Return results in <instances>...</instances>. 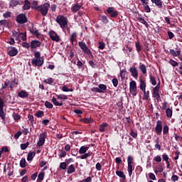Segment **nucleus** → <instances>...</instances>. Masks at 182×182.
<instances>
[{
    "mask_svg": "<svg viewBox=\"0 0 182 182\" xmlns=\"http://www.w3.org/2000/svg\"><path fill=\"white\" fill-rule=\"evenodd\" d=\"M116 174L117 176H118V177H120V178H123L124 180H126V175H124V173H123V171H117Z\"/></svg>",
    "mask_w": 182,
    "mask_h": 182,
    "instance_id": "473e14b6",
    "label": "nucleus"
},
{
    "mask_svg": "<svg viewBox=\"0 0 182 182\" xmlns=\"http://www.w3.org/2000/svg\"><path fill=\"white\" fill-rule=\"evenodd\" d=\"M135 47L137 52H141V46H140V43L139 41L135 42Z\"/></svg>",
    "mask_w": 182,
    "mask_h": 182,
    "instance_id": "09e8293b",
    "label": "nucleus"
},
{
    "mask_svg": "<svg viewBox=\"0 0 182 182\" xmlns=\"http://www.w3.org/2000/svg\"><path fill=\"white\" fill-rule=\"evenodd\" d=\"M162 159L164 161H168L170 160V158L168 157V155H167V154H163Z\"/></svg>",
    "mask_w": 182,
    "mask_h": 182,
    "instance_id": "052dcab7",
    "label": "nucleus"
},
{
    "mask_svg": "<svg viewBox=\"0 0 182 182\" xmlns=\"http://www.w3.org/2000/svg\"><path fill=\"white\" fill-rule=\"evenodd\" d=\"M87 150H89V147L85 146H82L79 149V153L80 154H85L86 151H87Z\"/></svg>",
    "mask_w": 182,
    "mask_h": 182,
    "instance_id": "bb28decb",
    "label": "nucleus"
},
{
    "mask_svg": "<svg viewBox=\"0 0 182 182\" xmlns=\"http://www.w3.org/2000/svg\"><path fill=\"white\" fill-rule=\"evenodd\" d=\"M55 22L59 23L61 29L68 28V18L63 15H59L56 17Z\"/></svg>",
    "mask_w": 182,
    "mask_h": 182,
    "instance_id": "7ed1b4c3",
    "label": "nucleus"
},
{
    "mask_svg": "<svg viewBox=\"0 0 182 182\" xmlns=\"http://www.w3.org/2000/svg\"><path fill=\"white\" fill-rule=\"evenodd\" d=\"M18 5H23V1L21 0H11L9 2V8H15Z\"/></svg>",
    "mask_w": 182,
    "mask_h": 182,
    "instance_id": "4468645a",
    "label": "nucleus"
},
{
    "mask_svg": "<svg viewBox=\"0 0 182 182\" xmlns=\"http://www.w3.org/2000/svg\"><path fill=\"white\" fill-rule=\"evenodd\" d=\"M129 72L134 79H137L139 77V72L137 71V68L136 67H131L129 68Z\"/></svg>",
    "mask_w": 182,
    "mask_h": 182,
    "instance_id": "f3484780",
    "label": "nucleus"
},
{
    "mask_svg": "<svg viewBox=\"0 0 182 182\" xmlns=\"http://www.w3.org/2000/svg\"><path fill=\"white\" fill-rule=\"evenodd\" d=\"M149 79L152 86H156V85H157V81L156 80V77H154L153 75H150Z\"/></svg>",
    "mask_w": 182,
    "mask_h": 182,
    "instance_id": "f704fd0d",
    "label": "nucleus"
},
{
    "mask_svg": "<svg viewBox=\"0 0 182 182\" xmlns=\"http://www.w3.org/2000/svg\"><path fill=\"white\" fill-rule=\"evenodd\" d=\"M29 31L34 36H36L37 38H39L41 36L39 31L38 30H35V28H30Z\"/></svg>",
    "mask_w": 182,
    "mask_h": 182,
    "instance_id": "cd10ccee",
    "label": "nucleus"
},
{
    "mask_svg": "<svg viewBox=\"0 0 182 182\" xmlns=\"http://www.w3.org/2000/svg\"><path fill=\"white\" fill-rule=\"evenodd\" d=\"M112 82L114 87H117V86H119V80L117 78H113Z\"/></svg>",
    "mask_w": 182,
    "mask_h": 182,
    "instance_id": "5fc2aeb1",
    "label": "nucleus"
},
{
    "mask_svg": "<svg viewBox=\"0 0 182 182\" xmlns=\"http://www.w3.org/2000/svg\"><path fill=\"white\" fill-rule=\"evenodd\" d=\"M44 83H46V85H53V78L52 77H49L48 79H46L43 80Z\"/></svg>",
    "mask_w": 182,
    "mask_h": 182,
    "instance_id": "ea45409f",
    "label": "nucleus"
},
{
    "mask_svg": "<svg viewBox=\"0 0 182 182\" xmlns=\"http://www.w3.org/2000/svg\"><path fill=\"white\" fill-rule=\"evenodd\" d=\"M16 21L17 23H20L22 25L28 22V17H26V14H20L16 16Z\"/></svg>",
    "mask_w": 182,
    "mask_h": 182,
    "instance_id": "6e6552de",
    "label": "nucleus"
},
{
    "mask_svg": "<svg viewBox=\"0 0 182 182\" xmlns=\"http://www.w3.org/2000/svg\"><path fill=\"white\" fill-rule=\"evenodd\" d=\"M31 63L33 66H38V68H41V66L43 65L44 60L43 58H33Z\"/></svg>",
    "mask_w": 182,
    "mask_h": 182,
    "instance_id": "9b49d317",
    "label": "nucleus"
},
{
    "mask_svg": "<svg viewBox=\"0 0 182 182\" xmlns=\"http://www.w3.org/2000/svg\"><path fill=\"white\" fill-rule=\"evenodd\" d=\"M109 15L111 18H117V15H119V12H117V11H114V12Z\"/></svg>",
    "mask_w": 182,
    "mask_h": 182,
    "instance_id": "338daca9",
    "label": "nucleus"
},
{
    "mask_svg": "<svg viewBox=\"0 0 182 182\" xmlns=\"http://www.w3.org/2000/svg\"><path fill=\"white\" fill-rule=\"evenodd\" d=\"M9 83H11V81L9 80H6L4 84L1 86V90H4V89H6V87L9 86Z\"/></svg>",
    "mask_w": 182,
    "mask_h": 182,
    "instance_id": "de8ad7c7",
    "label": "nucleus"
},
{
    "mask_svg": "<svg viewBox=\"0 0 182 182\" xmlns=\"http://www.w3.org/2000/svg\"><path fill=\"white\" fill-rule=\"evenodd\" d=\"M4 100L0 97V117L4 120L5 119V112H4Z\"/></svg>",
    "mask_w": 182,
    "mask_h": 182,
    "instance_id": "dca6fc26",
    "label": "nucleus"
},
{
    "mask_svg": "<svg viewBox=\"0 0 182 182\" xmlns=\"http://www.w3.org/2000/svg\"><path fill=\"white\" fill-rule=\"evenodd\" d=\"M78 46L80 48V49H82V52L85 55H88V56H93V55L92 54V51H90V49H89V48L85 42L80 41L78 43Z\"/></svg>",
    "mask_w": 182,
    "mask_h": 182,
    "instance_id": "39448f33",
    "label": "nucleus"
},
{
    "mask_svg": "<svg viewBox=\"0 0 182 182\" xmlns=\"http://www.w3.org/2000/svg\"><path fill=\"white\" fill-rule=\"evenodd\" d=\"M91 90L95 93H106V90H107V85L105 84H100L98 87H94Z\"/></svg>",
    "mask_w": 182,
    "mask_h": 182,
    "instance_id": "423d86ee",
    "label": "nucleus"
},
{
    "mask_svg": "<svg viewBox=\"0 0 182 182\" xmlns=\"http://www.w3.org/2000/svg\"><path fill=\"white\" fill-rule=\"evenodd\" d=\"M18 97H21V99H25V97H28L29 96V94H28V92L25 90H21L18 93Z\"/></svg>",
    "mask_w": 182,
    "mask_h": 182,
    "instance_id": "412c9836",
    "label": "nucleus"
},
{
    "mask_svg": "<svg viewBox=\"0 0 182 182\" xmlns=\"http://www.w3.org/2000/svg\"><path fill=\"white\" fill-rule=\"evenodd\" d=\"M76 38H77V33L74 32L70 35V41L71 42V43L73 45V42H75V41H76Z\"/></svg>",
    "mask_w": 182,
    "mask_h": 182,
    "instance_id": "a878e982",
    "label": "nucleus"
},
{
    "mask_svg": "<svg viewBox=\"0 0 182 182\" xmlns=\"http://www.w3.org/2000/svg\"><path fill=\"white\" fill-rule=\"evenodd\" d=\"M151 95L152 97L156 99L157 102L161 99L160 96V82H159L154 87H152Z\"/></svg>",
    "mask_w": 182,
    "mask_h": 182,
    "instance_id": "20e7f679",
    "label": "nucleus"
},
{
    "mask_svg": "<svg viewBox=\"0 0 182 182\" xmlns=\"http://www.w3.org/2000/svg\"><path fill=\"white\" fill-rule=\"evenodd\" d=\"M152 4H154L156 6H158V8H163V1L161 0H151Z\"/></svg>",
    "mask_w": 182,
    "mask_h": 182,
    "instance_id": "4be33fe9",
    "label": "nucleus"
},
{
    "mask_svg": "<svg viewBox=\"0 0 182 182\" xmlns=\"http://www.w3.org/2000/svg\"><path fill=\"white\" fill-rule=\"evenodd\" d=\"M169 53H171V56H173V58H177V56H180L181 54V50L180 49L176 48V51L174 50V49H170Z\"/></svg>",
    "mask_w": 182,
    "mask_h": 182,
    "instance_id": "a211bd4d",
    "label": "nucleus"
},
{
    "mask_svg": "<svg viewBox=\"0 0 182 182\" xmlns=\"http://www.w3.org/2000/svg\"><path fill=\"white\" fill-rule=\"evenodd\" d=\"M168 63H170V65H171V66H173V68H176V66H178V63L173 59H170Z\"/></svg>",
    "mask_w": 182,
    "mask_h": 182,
    "instance_id": "49530a36",
    "label": "nucleus"
},
{
    "mask_svg": "<svg viewBox=\"0 0 182 182\" xmlns=\"http://www.w3.org/2000/svg\"><path fill=\"white\" fill-rule=\"evenodd\" d=\"M49 36L51 40L54 41L55 42H59L60 41V38L58 36V33L53 31H50L49 32Z\"/></svg>",
    "mask_w": 182,
    "mask_h": 182,
    "instance_id": "ddd939ff",
    "label": "nucleus"
},
{
    "mask_svg": "<svg viewBox=\"0 0 182 182\" xmlns=\"http://www.w3.org/2000/svg\"><path fill=\"white\" fill-rule=\"evenodd\" d=\"M51 102L53 103V105H54L55 106H63V102H58V100H57L55 97H53L52 98Z\"/></svg>",
    "mask_w": 182,
    "mask_h": 182,
    "instance_id": "393cba45",
    "label": "nucleus"
},
{
    "mask_svg": "<svg viewBox=\"0 0 182 182\" xmlns=\"http://www.w3.org/2000/svg\"><path fill=\"white\" fill-rule=\"evenodd\" d=\"M45 178V172H41L38 176V180H39V182L43 181V179Z\"/></svg>",
    "mask_w": 182,
    "mask_h": 182,
    "instance_id": "a19ab883",
    "label": "nucleus"
},
{
    "mask_svg": "<svg viewBox=\"0 0 182 182\" xmlns=\"http://www.w3.org/2000/svg\"><path fill=\"white\" fill-rule=\"evenodd\" d=\"M75 165L73 164L70 165L67 171L68 174H72V173H75Z\"/></svg>",
    "mask_w": 182,
    "mask_h": 182,
    "instance_id": "c85d7f7f",
    "label": "nucleus"
},
{
    "mask_svg": "<svg viewBox=\"0 0 182 182\" xmlns=\"http://www.w3.org/2000/svg\"><path fill=\"white\" fill-rule=\"evenodd\" d=\"M28 120L31 126H33V122H35V120L33 119V115L28 114Z\"/></svg>",
    "mask_w": 182,
    "mask_h": 182,
    "instance_id": "e2e57ef3",
    "label": "nucleus"
},
{
    "mask_svg": "<svg viewBox=\"0 0 182 182\" xmlns=\"http://www.w3.org/2000/svg\"><path fill=\"white\" fill-rule=\"evenodd\" d=\"M80 8H82V6L76 4H75L72 8H71V11L72 12H73L74 14H76V12H79V10L80 9Z\"/></svg>",
    "mask_w": 182,
    "mask_h": 182,
    "instance_id": "5701e85b",
    "label": "nucleus"
},
{
    "mask_svg": "<svg viewBox=\"0 0 182 182\" xmlns=\"http://www.w3.org/2000/svg\"><path fill=\"white\" fill-rule=\"evenodd\" d=\"M139 69L143 75H146V73H147V68L144 64H141Z\"/></svg>",
    "mask_w": 182,
    "mask_h": 182,
    "instance_id": "7c9ffc66",
    "label": "nucleus"
},
{
    "mask_svg": "<svg viewBox=\"0 0 182 182\" xmlns=\"http://www.w3.org/2000/svg\"><path fill=\"white\" fill-rule=\"evenodd\" d=\"M28 146H29V142L28 141H27L24 144H21L20 145V147H21V150H26V149H28Z\"/></svg>",
    "mask_w": 182,
    "mask_h": 182,
    "instance_id": "8fccbe9b",
    "label": "nucleus"
},
{
    "mask_svg": "<svg viewBox=\"0 0 182 182\" xmlns=\"http://www.w3.org/2000/svg\"><path fill=\"white\" fill-rule=\"evenodd\" d=\"M139 87L144 93L143 100H149V97H150V91H146V81H144L141 77H139Z\"/></svg>",
    "mask_w": 182,
    "mask_h": 182,
    "instance_id": "f257e3e1",
    "label": "nucleus"
},
{
    "mask_svg": "<svg viewBox=\"0 0 182 182\" xmlns=\"http://www.w3.org/2000/svg\"><path fill=\"white\" fill-rule=\"evenodd\" d=\"M106 127H107V123L106 122L102 123L101 125H100V129H99L100 132L101 133H104Z\"/></svg>",
    "mask_w": 182,
    "mask_h": 182,
    "instance_id": "72a5a7b5",
    "label": "nucleus"
},
{
    "mask_svg": "<svg viewBox=\"0 0 182 182\" xmlns=\"http://www.w3.org/2000/svg\"><path fill=\"white\" fill-rule=\"evenodd\" d=\"M155 132L157 136H160L163 132V121L158 120L155 127Z\"/></svg>",
    "mask_w": 182,
    "mask_h": 182,
    "instance_id": "1a4fd4ad",
    "label": "nucleus"
},
{
    "mask_svg": "<svg viewBox=\"0 0 182 182\" xmlns=\"http://www.w3.org/2000/svg\"><path fill=\"white\" fill-rule=\"evenodd\" d=\"M129 135L133 137V139H137V134L136 132H134L133 129L131 130V132L129 133Z\"/></svg>",
    "mask_w": 182,
    "mask_h": 182,
    "instance_id": "680f3d73",
    "label": "nucleus"
},
{
    "mask_svg": "<svg viewBox=\"0 0 182 182\" xmlns=\"http://www.w3.org/2000/svg\"><path fill=\"white\" fill-rule=\"evenodd\" d=\"M22 35V33H18L16 31H12V36L13 38H16V41L19 39V37Z\"/></svg>",
    "mask_w": 182,
    "mask_h": 182,
    "instance_id": "c756f323",
    "label": "nucleus"
},
{
    "mask_svg": "<svg viewBox=\"0 0 182 182\" xmlns=\"http://www.w3.org/2000/svg\"><path fill=\"white\" fill-rule=\"evenodd\" d=\"M23 9V11H29V9H31V2L28 0L24 1Z\"/></svg>",
    "mask_w": 182,
    "mask_h": 182,
    "instance_id": "aec40b11",
    "label": "nucleus"
},
{
    "mask_svg": "<svg viewBox=\"0 0 182 182\" xmlns=\"http://www.w3.org/2000/svg\"><path fill=\"white\" fill-rule=\"evenodd\" d=\"M58 99L60 100H68V96L61 94V95H57Z\"/></svg>",
    "mask_w": 182,
    "mask_h": 182,
    "instance_id": "13d9d810",
    "label": "nucleus"
},
{
    "mask_svg": "<svg viewBox=\"0 0 182 182\" xmlns=\"http://www.w3.org/2000/svg\"><path fill=\"white\" fill-rule=\"evenodd\" d=\"M166 117L168 118H171V117L173 116V110L170 108L166 109Z\"/></svg>",
    "mask_w": 182,
    "mask_h": 182,
    "instance_id": "79ce46f5",
    "label": "nucleus"
},
{
    "mask_svg": "<svg viewBox=\"0 0 182 182\" xmlns=\"http://www.w3.org/2000/svg\"><path fill=\"white\" fill-rule=\"evenodd\" d=\"M21 45L23 48H26V49H29V48H31V44H29L28 42H23Z\"/></svg>",
    "mask_w": 182,
    "mask_h": 182,
    "instance_id": "bf43d9fd",
    "label": "nucleus"
},
{
    "mask_svg": "<svg viewBox=\"0 0 182 182\" xmlns=\"http://www.w3.org/2000/svg\"><path fill=\"white\" fill-rule=\"evenodd\" d=\"M100 19L103 23H109V19L107 18V16H100Z\"/></svg>",
    "mask_w": 182,
    "mask_h": 182,
    "instance_id": "a18cd8bd",
    "label": "nucleus"
},
{
    "mask_svg": "<svg viewBox=\"0 0 182 182\" xmlns=\"http://www.w3.org/2000/svg\"><path fill=\"white\" fill-rule=\"evenodd\" d=\"M18 86V78L15 77L14 80L10 81L9 87L10 89H14V87H16Z\"/></svg>",
    "mask_w": 182,
    "mask_h": 182,
    "instance_id": "6ab92c4d",
    "label": "nucleus"
},
{
    "mask_svg": "<svg viewBox=\"0 0 182 182\" xmlns=\"http://www.w3.org/2000/svg\"><path fill=\"white\" fill-rule=\"evenodd\" d=\"M42 43L38 40H33L31 41V49H36V48H40Z\"/></svg>",
    "mask_w": 182,
    "mask_h": 182,
    "instance_id": "2eb2a0df",
    "label": "nucleus"
},
{
    "mask_svg": "<svg viewBox=\"0 0 182 182\" xmlns=\"http://www.w3.org/2000/svg\"><path fill=\"white\" fill-rule=\"evenodd\" d=\"M20 167H21V168H25V167H26V159H25V158L21 159Z\"/></svg>",
    "mask_w": 182,
    "mask_h": 182,
    "instance_id": "4c0bfd02",
    "label": "nucleus"
},
{
    "mask_svg": "<svg viewBox=\"0 0 182 182\" xmlns=\"http://www.w3.org/2000/svg\"><path fill=\"white\" fill-rule=\"evenodd\" d=\"M127 171L129 173V176H131L132 174H133V166L132 165H128Z\"/></svg>",
    "mask_w": 182,
    "mask_h": 182,
    "instance_id": "603ef678",
    "label": "nucleus"
},
{
    "mask_svg": "<svg viewBox=\"0 0 182 182\" xmlns=\"http://www.w3.org/2000/svg\"><path fill=\"white\" fill-rule=\"evenodd\" d=\"M8 170V176L9 177H11V176H13L14 174V166H11V165H9L7 167Z\"/></svg>",
    "mask_w": 182,
    "mask_h": 182,
    "instance_id": "2f4dec72",
    "label": "nucleus"
},
{
    "mask_svg": "<svg viewBox=\"0 0 182 182\" xmlns=\"http://www.w3.org/2000/svg\"><path fill=\"white\" fill-rule=\"evenodd\" d=\"M67 167H68V164H66V162H61L60 164V168L61 170H66Z\"/></svg>",
    "mask_w": 182,
    "mask_h": 182,
    "instance_id": "4d7b16f0",
    "label": "nucleus"
},
{
    "mask_svg": "<svg viewBox=\"0 0 182 182\" xmlns=\"http://www.w3.org/2000/svg\"><path fill=\"white\" fill-rule=\"evenodd\" d=\"M36 117H42V116H43V111H38L36 113Z\"/></svg>",
    "mask_w": 182,
    "mask_h": 182,
    "instance_id": "774afa93",
    "label": "nucleus"
},
{
    "mask_svg": "<svg viewBox=\"0 0 182 182\" xmlns=\"http://www.w3.org/2000/svg\"><path fill=\"white\" fill-rule=\"evenodd\" d=\"M129 92L133 97L137 96V85L136 81L132 80L129 83Z\"/></svg>",
    "mask_w": 182,
    "mask_h": 182,
    "instance_id": "0eeeda50",
    "label": "nucleus"
},
{
    "mask_svg": "<svg viewBox=\"0 0 182 182\" xmlns=\"http://www.w3.org/2000/svg\"><path fill=\"white\" fill-rule=\"evenodd\" d=\"M80 122H82L83 123L89 124V123H93V119L90 117H87L80 119Z\"/></svg>",
    "mask_w": 182,
    "mask_h": 182,
    "instance_id": "c9c22d12",
    "label": "nucleus"
},
{
    "mask_svg": "<svg viewBox=\"0 0 182 182\" xmlns=\"http://www.w3.org/2000/svg\"><path fill=\"white\" fill-rule=\"evenodd\" d=\"M126 73H127V70H126V68L121 70L120 72L121 79L122 80L126 79Z\"/></svg>",
    "mask_w": 182,
    "mask_h": 182,
    "instance_id": "e433bc0d",
    "label": "nucleus"
},
{
    "mask_svg": "<svg viewBox=\"0 0 182 182\" xmlns=\"http://www.w3.org/2000/svg\"><path fill=\"white\" fill-rule=\"evenodd\" d=\"M144 9L145 11V12H146L147 14H150V12H151V9H150V6H149V4H144Z\"/></svg>",
    "mask_w": 182,
    "mask_h": 182,
    "instance_id": "37998d69",
    "label": "nucleus"
},
{
    "mask_svg": "<svg viewBox=\"0 0 182 182\" xmlns=\"http://www.w3.org/2000/svg\"><path fill=\"white\" fill-rule=\"evenodd\" d=\"M49 8H50V4L46 2L38 6V7H36V11L40 12L42 16H46V15H48V12L49 11Z\"/></svg>",
    "mask_w": 182,
    "mask_h": 182,
    "instance_id": "f03ea898",
    "label": "nucleus"
},
{
    "mask_svg": "<svg viewBox=\"0 0 182 182\" xmlns=\"http://www.w3.org/2000/svg\"><path fill=\"white\" fill-rule=\"evenodd\" d=\"M155 148L157 149V150H161V146H160V144L159 142V138L155 140Z\"/></svg>",
    "mask_w": 182,
    "mask_h": 182,
    "instance_id": "6e6d98bb",
    "label": "nucleus"
},
{
    "mask_svg": "<svg viewBox=\"0 0 182 182\" xmlns=\"http://www.w3.org/2000/svg\"><path fill=\"white\" fill-rule=\"evenodd\" d=\"M134 159H133V156H128V157H127V164L128 165H132V164H133V161H134Z\"/></svg>",
    "mask_w": 182,
    "mask_h": 182,
    "instance_id": "864d4df0",
    "label": "nucleus"
},
{
    "mask_svg": "<svg viewBox=\"0 0 182 182\" xmlns=\"http://www.w3.org/2000/svg\"><path fill=\"white\" fill-rule=\"evenodd\" d=\"M162 130H163V134H167L168 133V130H170V129L168 128V125L165 124L164 127H162Z\"/></svg>",
    "mask_w": 182,
    "mask_h": 182,
    "instance_id": "c03bdc74",
    "label": "nucleus"
},
{
    "mask_svg": "<svg viewBox=\"0 0 182 182\" xmlns=\"http://www.w3.org/2000/svg\"><path fill=\"white\" fill-rule=\"evenodd\" d=\"M47 136H48V135H47L46 132H43L40 134L39 139L37 143V146L38 147H42V145L45 144V139H46Z\"/></svg>",
    "mask_w": 182,
    "mask_h": 182,
    "instance_id": "9d476101",
    "label": "nucleus"
},
{
    "mask_svg": "<svg viewBox=\"0 0 182 182\" xmlns=\"http://www.w3.org/2000/svg\"><path fill=\"white\" fill-rule=\"evenodd\" d=\"M36 154V153H35V151H29L28 154L27 156V161H32V160H33V157H35V155Z\"/></svg>",
    "mask_w": 182,
    "mask_h": 182,
    "instance_id": "b1692460",
    "label": "nucleus"
},
{
    "mask_svg": "<svg viewBox=\"0 0 182 182\" xmlns=\"http://www.w3.org/2000/svg\"><path fill=\"white\" fill-rule=\"evenodd\" d=\"M98 48L99 49L103 50L105 48H106V44H105L103 42H100Z\"/></svg>",
    "mask_w": 182,
    "mask_h": 182,
    "instance_id": "0e129e2a",
    "label": "nucleus"
},
{
    "mask_svg": "<svg viewBox=\"0 0 182 182\" xmlns=\"http://www.w3.org/2000/svg\"><path fill=\"white\" fill-rule=\"evenodd\" d=\"M45 106L47 109H52L53 107V105L49 101H46Z\"/></svg>",
    "mask_w": 182,
    "mask_h": 182,
    "instance_id": "3c124183",
    "label": "nucleus"
},
{
    "mask_svg": "<svg viewBox=\"0 0 182 182\" xmlns=\"http://www.w3.org/2000/svg\"><path fill=\"white\" fill-rule=\"evenodd\" d=\"M11 11H6V12L3 14V16H4V18H11Z\"/></svg>",
    "mask_w": 182,
    "mask_h": 182,
    "instance_id": "69168bd1",
    "label": "nucleus"
},
{
    "mask_svg": "<svg viewBox=\"0 0 182 182\" xmlns=\"http://www.w3.org/2000/svg\"><path fill=\"white\" fill-rule=\"evenodd\" d=\"M138 21H139L141 23H143V25H145L146 28H149V23H147V21H146V20H144V18L141 17H138Z\"/></svg>",
    "mask_w": 182,
    "mask_h": 182,
    "instance_id": "58836bf2",
    "label": "nucleus"
},
{
    "mask_svg": "<svg viewBox=\"0 0 182 182\" xmlns=\"http://www.w3.org/2000/svg\"><path fill=\"white\" fill-rule=\"evenodd\" d=\"M7 53L11 57L16 56L18 55V49L15 47L10 46L7 48Z\"/></svg>",
    "mask_w": 182,
    "mask_h": 182,
    "instance_id": "f8f14e48",
    "label": "nucleus"
}]
</instances>
